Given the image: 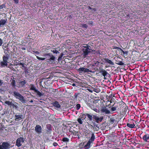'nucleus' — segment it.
Listing matches in <instances>:
<instances>
[{"label":"nucleus","mask_w":149,"mask_h":149,"mask_svg":"<svg viewBox=\"0 0 149 149\" xmlns=\"http://www.w3.org/2000/svg\"><path fill=\"white\" fill-rule=\"evenodd\" d=\"M5 6L4 5L2 4L0 6V10L3 8Z\"/></svg>","instance_id":"nucleus-43"},{"label":"nucleus","mask_w":149,"mask_h":149,"mask_svg":"<svg viewBox=\"0 0 149 149\" xmlns=\"http://www.w3.org/2000/svg\"><path fill=\"white\" fill-rule=\"evenodd\" d=\"M25 140V139L23 137L18 138L16 141V145L18 147H20L22 143L24 142Z\"/></svg>","instance_id":"nucleus-4"},{"label":"nucleus","mask_w":149,"mask_h":149,"mask_svg":"<svg viewBox=\"0 0 149 149\" xmlns=\"http://www.w3.org/2000/svg\"><path fill=\"white\" fill-rule=\"evenodd\" d=\"M91 143H90V142L88 141L87 144L84 146L85 149H87L89 148L90 147L91 144Z\"/></svg>","instance_id":"nucleus-22"},{"label":"nucleus","mask_w":149,"mask_h":149,"mask_svg":"<svg viewBox=\"0 0 149 149\" xmlns=\"http://www.w3.org/2000/svg\"><path fill=\"white\" fill-rule=\"evenodd\" d=\"M14 96L17 99H18L23 103H25L26 100L24 97L17 92L15 91L13 92Z\"/></svg>","instance_id":"nucleus-1"},{"label":"nucleus","mask_w":149,"mask_h":149,"mask_svg":"<svg viewBox=\"0 0 149 149\" xmlns=\"http://www.w3.org/2000/svg\"><path fill=\"white\" fill-rule=\"evenodd\" d=\"M127 126L130 128H132L134 127L135 125L134 123L131 124L129 123H127Z\"/></svg>","instance_id":"nucleus-23"},{"label":"nucleus","mask_w":149,"mask_h":149,"mask_svg":"<svg viewBox=\"0 0 149 149\" xmlns=\"http://www.w3.org/2000/svg\"><path fill=\"white\" fill-rule=\"evenodd\" d=\"M33 52L35 53H36L37 54H38L40 53L39 52H38V51H33Z\"/></svg>","instance_id":"nucleus-46"},{"label":"nucleus","mask_w":149,"mask_h":149,"mask_svg":"<svg viewBox=\"0 0 149 149\" xmlns=\"http://www.w3.org/2000/svg\"><path fill=\"white\" fill-rule=\"evenodd\" d=\"M82 120H83V119H82V120H81V118H79L78 119L77 121L80 124H81L83 123V122Z\"/></svg>","instance_id":"nucleus-30"},{"label":"nucleus","mask_w":149,"mask_h":149,"mask_svg":"<svg viewBox=\"0 0 149 149\" xmlns=\"http://www.w3.org/2000/svg\"><path fill=\"white\" fill-rule=\"evenodd\" d=\"M30 90L34 91L35 92L37 90L36 88V86L33 84H30Z\"/></svg>","instance_id":"nucleus-20"},{"label":"nucleus","mask_w":149,"mask_h":149,"mask_svg":"<svg viewBox=\"0 0 149 149\" xmlns=\"http://www.w3.org/2000/svg\"><path fill=\"white\" fill-rule=\"evenodd\" d=\"M53 56L52 54L50 53L48 54H43V56L44 57V58H41L39 57L38 56H36L37 58L39 60H44L46 59L47 61V60H49L50 58L52 57V56Z\"/></svg>","instance_id":"nucleus-2"},{"label":"nucleus","mask_w":149,"mask_h":149,"mask_svg":"<svg viewBox=\"0 0 149 149\" xmlns=\"http://www.w3.org/2000/svg\"><path fill=\"white\" fill-rule=\"evenodd\" d=\"M47 131H49L52 130L51 125L50 124H48L47 125Z\"/></svg>","instance_id":"nucleus-27"},{"label":"nucleus","mask_w":149,"mask_h":149,"mask_svg":"<svg viewBox=\"0 0 149 149\" xmlns=\"http://www.w3.org/2000/svg\"><path fill=\"white\" fill-rule=\"evenodd\" d=\"M5 48H6V49H7L8 48V46H6L5 47Z\"/></svg>","instance_id":"nucleus-53"},{"label":"nucleus","mask_w":149,"mask_h":149,"mask_svg":"<svg viewBox=\"0 0 149 149\" xmlns=\"http://www.w3.org/2000/svg\"><path fill=\"white\" fill-rule=\"evenodd\" d=\"M77 96L78 94L76 93H75L74 96L75 98H77Z\"/></svg>","instance_id":"nucleus-44"},{"label":"nucleus","mask_w":149,"mask_h":149,"mask_svg":"<svg viewBox=\"0 0 149 149\" xmlns=\"http://www.w3.org/2000/svg\"><path fill=\"white\" fill-rule=\"evenodd\" d=\"M55 59V57L54 56H52L49 60H47V61L49 64L52 63L54 61Z\"/></svg>","instance_id":"nucleus-15"},{"label":"nucleus","mask_w":149,"mask_h":149,"mask_svg":"<svg viewBox=\"0 0 149 149\" xmlns=\"http://www.w3.org/2000/svg\"><path fill=\"white\" fill-rule=\"evenodd\" d=\"M95 139V137L94 134L93 133H92L91 138L88 141L92 143H93V142L94 141Z\"/></svg>","instance_id":"nucleus-16"},{"label":"nucleus","mask_w":149,"mask_h":149,"mask_svg":"<svg viewBox=\"0 0 149 149\" xmlns=\"http://www.w3.org/2000/svg\"><path fill=\"white\" fill-rule=\"evenodd\" d=\"M19 65H21L23 67H24V64L22 63H20L18 64Z\"/></svg>","instance_id":"nucleus-36"},{"label":"nucleus","mask_w":149,"mask_h":149,"mask_svg":"<svg viewBox=\"0 0 149 149\" xmlns=\"http://www.w3.org/2000/svg\"><path fill=\"white\" fill-rule=\"evenodd\" d=\"M115 120V119L113 118H111L110 119V122L112 123H113L114 122Z\"/></svg>","instance_id":"nucleus-33"},{"label":"nucleus","mask_w":149,"mask_h":149,"mask_svg":"<svg viewBox=\"0 0 149 149\" xmlns=\"http://www.w3.org/2000/svg\"><path fill=\"white\" fill-rule=\"evenodd\" d=\"M99 62H98L97 61V63H95V64H97V65H98V64H99Z\"/></svg>","instance_id":"nucleus-55"},{"label":"nucleus","mask_w":149,"mask_h":149,"mask_svg":"<svg viewBox=\"0 0 149 149\" xmlns=\"http://www.w3.org/2000/svg\"><path fill=\"white\" fill-rule=\"evenodd\" d=\"M78 71L79 73H85L86 72H91L92 71L88 69L85 68L84 67L80 68L78 69Z\"/></svg>","instance_id":"nucleus-6"},{"label":"nucleus","mask_w":149,"mask_h":149,"mask_svg":"<svg viewBox=\"0 0 149 149\" xmlns=\"http://www.w3.org/2000/svg\"><path fill=\"white\" fill-rule=\"evenodd\" d=\"M93 118L95 120L96 123H99V122H101L102 121L103 119V117H101L99 118L96 115H93Z\"/></svg>","instance_id":"nucleus-9"},{"label":"nucleus","mask_w":149,"mask_h":149,"mask_svg":"<svg viewBox=\"0 0 149 149\" xmlns=\"http://www.w3.org/2000/svg\"><path fill=\"white\" fill-rule=\"evenodd\" d=\"M104 60L105 63H107L112 65H114L113 62L108 58H105Z\"/></svg>","instance_id":"nucleus-19"},{"label":"nucleus","mask_w":149,"mask_h":149,"mask_svg":"<svg viewBox=\"0 0 149 149\" xmlns=\"http://www.w3.org/2000/svg\"><path fill=\"white\" fill-rule=\"evenodd\" d=\"M84 115L89 118V119L91 121L92 120L93 118V115H91L88 113H86L84 114Z\"/></svg>","instance_id":"nucleus-21"},{"label":"nucleus","mask_w":149,"mask_h":149,"mask_svg":"<svg viewBox=\"0 0 149 149\" xmlns=\"http://www.w3.org/2000/svg\"><path fill=\"white\" fill-rule=\"evenodd\" d=\"M93 22L92 21H90L88 22V24H90L92 25L93 24Z\"/></svg>","instance_id":"nucleus-45"},{"label":"nucleus","mask_w":149,"mask_h":149,"mask_svg":"<svg viewBox=\"0 0 149 149\" xmlns=\"http://www.w3.org/2000/svg\"><path fill=\"white\" fill-rule=\"evenodd\" d=\"M100 111L101 113H104L105 114H109L110 113V111L105 107H102Z\"/></svg>","instance_id":"nucleus-8"},{"label":"nucleus","mask_w":149,"mask_h":149,"mask_svg":"<svg viewBox=\"0 0 149 149\" xmlns=\"http://www.w3.org/2000/svg\"><path fill=\"white\" fill-rule=\"evenodd\" d=\"M11 84L13 87H14L15 86V81L14 80H13L11 82Z\"/></svg>","instance_id":"nucleus-31"},{"label":"nucleus","mask_w":149,"mask_h":149,"mask_svg":"<svg viewBox=\"0 0 149 149\" xmlns=\"http://www.w3.org/2000/svg\"><path fill=\"white\" fill-rule=\"evenodd\" d=\"M100 73H101L102 75L104 77V79H106V77H107V75L109 74L107 72L103 69H102L100 71Z\"/></svg>","instance_id":"nucleus-10"},{"label":"nucleus","mask_w":149,"mask_h":149,"mask_svg":"<svg viewBox=\"0 0 149 149\" xmlns=\"http://www.w3.org/2000/svg\"><path fill=\"white\" fill-rule=\"evenodd\" d=\"M89 9H92L93 10H95V8H91V7H89Z\"/></svg>","instance_id":"nucleus-47"},{"label":"nucleus","mask_w":149,"mask_h":149,"mask_svg":"<svg viewBox=\"0 0 149 149\" xmlns=\"http://www.w3.org/2000/svg\"><path fill=\"white\" fill-rule=\"evenodd\" d=\"M53 145L54 146H56L58 145V144L56 142H54L53 144Z\"/></svg>","instance_id":"nucleus-39"},{"label":"nucleus","mask_w":149,"mask_h":149,"mask_svg":"<svg viewBox=\"0 0 149 149\" xmlns=\"http://www.w3.org/2000/svg\"><path fill=\"white\" fill-rule=\"evenodd\" d=\"M22 49L23 50H25L26 49L24 47H22Z\"/></svg>","instance_id":"nucleus-51"},{"label":"nucleus","mask_w":149,"mask_h":149,"mask_svg":"<svg viewBox=\"0 0 149 149\" xmlns=\"http://www.w3.org/2000/svg\"><path fill=\"white\" fill-rule=\"evenodd\" d=\"M110 102L111 103L112 102V101H110Z\"/></svg>","instance_id":"nucleus-57"},{"label":"nucleus","mask_w":149,"mask_h":149,"mask_svg":"<svg viewBox=\"0 0 149 149\" xmlns=\"http://www.w3.org/2000/svg\"><path fill=\"white\" fill-rule=\"evenodd\" d=\"M118 65H124V63L122 61H120L119 63L118 64Z\"/></svg>","instance_id":"nucleus-37"},{"label":"nucleus","mask_w":149,"mask_h":149,"mask_svg":"<svg viewBox=\"0 0 149 149\" xmlns=\"http://www.w3.org/2000/svg\"><path fill=\"white\" fill-rule=\"evenodd\" d=\"M58 52V51H56V50H53V52L54 53H57V52Z\"/></svg>","instance_id":"nucleus-48"},{"label":"nucleus","mask_w":149,"mask_h":149,"mask_svg":"<svg viewBox=\"0 0 149 149\" xmlns=\"http://www.w3.org/2000/svg\"><path fill=\"white\" fill-rule=\"evenodd\" d=\"M7 65V63L4 61H1L0 63V66L1 67H5Z\"/></svg>","instance_id":"nucleus-18"},{"label":"nucleus","mask_w":149,"mask_h":149,"mask_svg":"<svg viewBox=\"0 0 149 149\" xmlns=\"http://www.w3.org/2000/svg\"><path fill=\"white\" fill-rule=\"evenodd\" d=\"M52 104L54 107L55 109L57 110H59L60 109L61 105L58 101H55L52 103Z\"/></svg>","instance_id":"nucleus-7"},{"label":"nucleus","mask_w":149,"mask_h":149,"mask_svg":"<svg viewBox=\"0 0 149 149\" xmlns=\"http://www.w3.org/2000/svg\"><path fill=\"white\" fill-rule=\"evenodd\" d=\"M3 42L1 38H0V46L1 45Z\"/></svg>","instance_id":"nucleus-42"},{"label":"nucleus","mask_w":149,"mask_h":149,"mask_svg":"<svg viewBox=\"0 0 149 149\" xmlns=\"http://www.w3.org/2000/svg\"><path fill=\"white\" fill-rule=\"evenodd\" d=\"M15 120L16 121H19L22 120L23 115H17L15 116Z\"/></svg>","instance_id":"nucleus-13"},{"label":"nucleus","mask_w":149,"mask_h":149,"mask_svg":"<svg viewBox=\"0 0 149 149\" xmlns=\"http://www.w3.org/2000/svg\"><path fill=\"white\" fill-rule=\"evenodd\" d=\"M90 46L88 45L83 47L82 51L83 52V56L84 58H85L90 52Z\"/></svg>","instance_id":"nucleus-3"},{"label":"nucleus","mask_w":149,"mask_h":149,"mask_svg":"<svg viewBox=\"0 0 149 149\" xmlns=\"http://www.w3.org/2000/svg\"><path fill=\"white\" fill-rule=\"evenodd\" d=\"M9 58V55L7 54L6 56H3V61L7 63V61Z\"/></svg>","instance_id":"nucleus-17"},{"label":"nucleus","mask_w":149,"mask_h":149,"mask_svg":"<svg viewBox=\"0 0 149 149\" xmlns=\"http://www.w3.org/2000/svg\"><path fill=\"white\" fill-rule=\"evenodd\" d=\"M111 110L112 111H116V107H112L111 108Z\"/></svg>","instance_id":"nucleus-34"},{"label":"nucleus","mask_w":149,"mask_h":149,"mask_svg":"<svg viewBox=\"0 0 149 149\" xmlns=\"http://www.w3.org/2000/svg\"><path fill=\"white\" fill-rule=\"evenodd\" d=\"M62 141L64 142H68L69 141V139L67 137H64L62 139Z\"/></svg>","instance_id":"nucleus-28"},{"label":"nucleus","mask_w":149,"mask_h":149,"mask_svg":"<svg viewBox=\"0 0 149 149\" xmlns=\"http://www.w3.org/2000/svg\"><path fill=\"white\" fill-rule=\"evenodd\" d=\"M5 103L9 106H11L12 105H13L12 102H10L9 101H6L5 102Z\"/></svg>","instance_id":"nucleus-26"},{"label":"nucleus","mask_w":149,"mask_h":149,"mask_svg":"<svg viewBox=\"0 0 149 149\" xmlns=\"http://www.w3.org/2000/svg\"><path fill=\"white\" fill-rule=\"evenodd\" d=\"M14 2L16 4H18L19 3V0H13Z\"/></svg>","instance_id":"nucleus-40"},{"label":"nucleus","mask_w":149,"mask_h":149,"mask_svg":"<svg viewBox=\"0 0 149 149\" xmlns=\"http://www.w3.org/2000/svg\"><path fill=\"white\" fill-rule=\"evenodd\" d=\"M2 83L1 82V80H0V86L2 84Z\"/></svg>","instance_id":"nucleus-50"},{"label":"nucleus","mask_w":149,"mask_h":149,"mask_svg":"<svg viewBox=\"0 0 149 149\" xmlns=\"http://www.w3.org/2000/svg\"><path fill=\"white\" fill-rule=\"evenodd\" d=\"M11 106L13 107L14 108H15V109H17L18 107V106L17 105H15L13 104V105H12Z\"/></svg>","instance_id":"nucleus-35"},{"label":"nucleus","mask_w":149,"mask_h":149,"mask_svg":"<svg viewBox=\"0 0 149 149\" xmlns=\"http://www.w3.org/2000/svg\"><path fill=\"white\" fill-rule=\"evenodd\" d=\"M80 107V105L79 104H77L76 105V109L77 110H79Z\"/></svg>","instance_id":"nucleus-32"},{"label":"nucleus","mask_w":149,"mask_h":149,"mask_svg":"<svg viewBox=\"0 0 149 149\" xmlns=\"http://www.w3.org/2000/svg\"><path fill=\"white\" fill-rule=\"evenodd\" d=\"M72 86H75V84H72Z\"/></svg>","instance_id":"nucleus-54"},{"label":"nucleus","mask_w":149,"mask_h":149,"mask_svg":"<svg viewBox=\"0 0 149 149\" xmlns=\"http://www.w3.org/2000/svg\"><path fill=\"white\" fill-rule=\"evenodd\" d=\"M26 84V82L25 80H24L23 81H20L19 82V85L21 87L24 86Z\"/></svg>","instance_id":"nucleus-24"},{"label":"nucleus","mask_w":149,"mask_h":149,"mask_svg":"<svg viewBox=\"0 0 149 149\" xmlns=\"http://www.w3.org/2000/svg\"><path fill=\"white\" fill-rule=\"evenodd\" d=\"M35 130L37 133H40L42 132L41 127L40 125H37L35 127Z\"/></svg>","instance_id":"nucleus-11"},{"label":"nucleus","mask_w":149,"mask_h":149,"mask_svg":"<svg viewBox=\"0 0 149 149\" xmlns=\"http://www.w3.org/2000/svg\"><path fill=\"white\" fill-rule=\"evenodd\" d=\"M82 26L84 28H87V25L85 24H82Z\"/></svg>","instance_id":"nucleus-38"},{"label":"nucleus","mask_w":149,"mask_h":149,"mask_svg":"<svg viewBox=\"0 0 149 149\" xmlns=\"http://www.w3.org/2000/svg\"><path fill=\"white\" fill-rule=\"evenodd\" d=\"M93 110L97 113H98L99 112V110L97 109H94Z\"/></svg>","instance_id":"nucleus-41"},{"label":"nucleus","mask_w":149,"mask_h":149,"mask_svg":"<svg viewBox=\"0 0 149 149\" xmlns=\"http://www.w3.org/2000/svg\"><path fill=\"white\" fill-rule=\"evenodd\" d=\"M93 91L94 92L97 93H98L100 92V90L99 88H94Z\"/></svg>","instance_id":"nucleus-29"},{"label":"nucleus","mask_w":149,"mask_h":149,"mask_svg":"<svg viewBox=\"0 0 149 149\" xmlns=\"http://www.w3.org/2000/svg\"><path fill=\"white\" fill-rule=\"evenodd\" d=\"M115 49H120L121 51L123 53V54H124V55H125V54H126V55H125L126 56H127V51H126V52H125L124 51H123L122 49H121L119 48L118 47H116Z\"/></svg>","instance_id":"nucleus-25"},{"label":"nucleus","mask_w":149,"mask_h":149,"mask_svg":"<svg viewBox=\"0 0 149 149\" xmlns=\"http://www.w3.org/2000/svg\"><path fill=\"white\" fill-rule=\"evenodd\" d=\"M79 147L80 148H83L82 147H81L80 145H79Z\"/></svg>","instance_id":"nucleus-56"},{"label":"nucleus","mask_w":149,"mask_h":149,"mask_svg":"<svg viewBox=\"0 0 149 149\" xmlns=\"http://www.w3.org/2000/svg\"><path fill=\"white\" fill-rule=\"evenodd\" d=\"M10 145L7 142H3L0 146V149H8L10 148Z\"/></svg>","instance_id":"nucleus-5"},{"label":"nucleus","mask_w":149,"mask_h":149,"mask_svg":"<svg viewBox=\"0 0 149 149\" xmlns=\"http://www.w3.org/2000/svg\"><path fill=\"white\" fill-rule=\"evenodd\" d=\"M94 126H96V127H97V128H98V129H99V127H98L97 125V124H96V125H94Z\"/></svg>","instance_id":"nucleus-49"},{"label":"nucleus","mask_w":149,"mask_h":149,"mask_svg":"<svg viewBox=\"0 0 149 149\" xmlns=\"http://www.w3.org/2000/svg\"><path fill=\"white\" fill-rule=\"evenodd\" d=\"M143 141L146 142H149V134H146L144 135L142 137Z\"/></svg>","instance_id":"nucleus-12"},{"label":"nucleus","mask_w":149,"mask_h":149,"mask_svg":"<svg viewBox=\"0 0 149 149\" xmlns=\"http://www.w3.org/2000/svg\"><path fill=\"white\" fill-rule=\"evenodd\" d=\"M35 92L36 94V95L40 97H41L42 96H43L44 95V93L40 92L38 89Z\"/></svg>","instance_id":"nucleus-14"},{"label":"nucleus","mask_w":149,"mask_h":149,"mask_svg":"<svg viewBox=\"0 0 149 149\" xmlns=\"http://www.w3.org/2000/svg\"><path fill=\"white\" fill-rule=\"evenodd\" d=\"M30 102H33V100H31L30 101Z\"/></svg>","instance_id":"nucleus-52"}]
</instances>
